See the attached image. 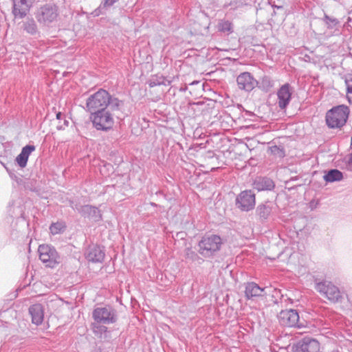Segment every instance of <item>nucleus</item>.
Listing matches in <instances>:
<instances>
[{
	"instance_id": "nucleus-19",
	"label": "nucleus",
	"mask_w": 352,
	"mask_h": 352,
	"mask_svg": "<svg viewBox=\"0 0 352 352\" xmlns=\"http://www.w3.org/2000/svg\"><path fill=\"white\" fill-rule=\"evenodd\" d=\"M265 288H261L254 282L248 283L245 285V294L248 299L254 297L263 296L264 295Z\"/></svg>"
},
{
	"instance_id": "nucleus-5",
	"label": "nucleus",
	"mask_w": 352,
	"mask_h": 352,
	"mask_svg": "<svg viewBox=\"0 0 352 352\" xmlns=\"http://www.w3.org/2000/svg\"><path fill=\"white\" fill-rule=\"evenodd\" d=\"M94 322L102 324H109L116 322L118 320L117 311L109 305L95 308L92 312Z\"/></svg>"
},
{
	"instance_id": "nucleus-14",
	"label": "nucleus",
	"mask_w": 352,
	"mask_h": 352,
	"mask_svg": "<svg viewBox=\"0 0 352 352\" xmlns=\"http://www.w3.org/2000/svg\"><path fill=\"white\" fill-rule=\"evenodd\" d=\"M85 257L89 261L100 263L104 260V250L99 245H89L85 252Z\"/></svg>"
},
{
	"instance_id": "nucleus-33",
	"label": "nucleus",
	"mask_w": 352,
	"mask_h": 352,
	"mask_svg": "<svg viewBox=\"0 0 352 352\" xmlns=\"http://www.w3.org/2000/svg\"><path fill=\"white\" fill-rule=\"evenodd\" d=\"M118 0H104V6H111L114 3L117 2Z\"/></svg>"
},
{
	"instance_id": "nucleus-3",
	"label": "nucleus",
	"mask_w": 352,
	"mask_h": 352,
	"mask_svg": "<svg viewBox=\"0 0 352 352\" xmlns=\"http://www.w3.org/2000/svg\"><path fill=\"white\" fill-rule=\"evenodd\" d=\"M90 120L97 130L107 131L111 129L114 124L113 114L107 109L92 113Z\"/></svg>"
},
{
	"instance_id": "nucleus-13",
	"label": "nucleus",
	"mask_w": 352,
	"mask_h": 352,
	"mask_svg": "<svg viewBox=\"0 0 352 352\" xmlns=\"http://www.w3.org/2000/svg\"><path fill=\"white\" fill-rule=\"evenodd\" d=\"M238 87L241 90L252 91L258 84L257 81L249 72H243L236 78Z\"/></svg>"
},
{
	"instance_id": "nucleus-31",
	"label": "nucleus",
	"mask_w": 352,
	"mask_h": 352,
	"mask_svg": "<svg viewBox=\"0 0 352 352\" xmlns=\"http://www.w3.org/2000/svg\"><path fill=\"white\" fill-rule=\"evenodd\" d=\"M185 256L186 258H189L192 261L196 260V258L198 257L197 254L192 251L190 248H188L185 250Z\"/></svg>"
},
{
	"instance_id": "nucleus-16",
	"label": "nucleus",
	"mask_w": 352,
	"mask_h": 352,
	"mask_svg": "<svg viewBox=\"0 0 352 352\" xmlns=\"http://www.w3.org/2000/svg\"><path fill=\"white\" fill-rule=\"evenodd\" d=\"M91 327L94 335L98 338L105 341L111 340V331L108 330V328L104 324L94 322L91 323Z\"/></svg>"
},
{
	"instance_id": "nucleus-34",
	"label": "nucleus",
	"mask_w": 352,
	"mask_h": 352,
	"mask_svg": "<svg viewBox=\"0 0 352 352\" xmlns=\"http://www.w3.org/2000/svg\"><path fill=\"white\" fill-rule=\"evenodd\" d=\"M262 82H263V84L267 85H269V86H270V87H272V83H271V80H270V78H268V77H266V76H265V77H264V78H263Z\"/></svg>"
},
{
	"instance_id": "nucleus-35",
	"label": "nucleus",
	"mask_w": 352,
	"mask_h": 352,
	"mask_svg": "<svg viewBox=\"0 0 352 352\" xmlns=\"http://www.w3.org/2000/svg\"><path fill=\"white\" fill-rule=\"evenodd\" d=\"M349 163L352 164V153L350 154L349 157Z\"/></svg>"
},
{
	"instance_id": "nucleus-28",
	"label": "nucleus",
	"mask_w": 352,
	"mask_h": 352,
	"mask_svg": "<svg viewBox=\"0 0 352 352\" xmlns=\"http://www.w3.org/2000/svg\"><path fill=\"white\" fill-rule=\"evenodd\" d=\"M323 21L324 23L326 24L327 28L329 29H333L335 28L337 25H339L340 21L338 19L334 17L329 16L327 14H324Z\"/></svg>"
},
{
	"instance_id": "nucleus-30",
	"label": "nucleus",
	"mask_w": 352,
	"mask_h": 352,
	"mask_svg": "<svg viewBox=\"0 0 352 352\" xmlns=\"http://www.w3.org/2000/svg\"><path fill=\"white\" fill-rule=\"evenodd\" d=\"M270 151L272 154L276 157L282 158L285 156L283 148L276 145L270 147Z\"/></svg>"
},
{
	"instance_id": "nucleus-7",
	"label": "nucleus",
	"mask_w": 352,
	"mask_h": 352,
	"mask_svg": "<svg viewBox=\"0 0 352 352\" xmlns=\"http://www.w3.org/2000/svg\"><path fill=\"white\" fill-rule=\"evenodd\" d=\"M315 289L321 295L332 302H338L342 298L339 289L331 282L324 280L316 283Z\"/></svg>"
},
{
	"instance_id": "nucleus-1",
	"label": "nucleus",
	"mask_w": 352,
	"mask_h": 352,
	"mask_svg": "<svg viewBox=\"0 0 352 352\" xmlns=\"http://www.w3.org/2000/svg\"><path fill=\"white\" fill-rule=\"evenodd\" d=\"M350 110L344 104L338 105L329 110L325 116L327 125L330 129H341L348 120Z\"/></svg>"
},
{
	"instance_id": "nucleus-24",
	"label": "nucleus",
	"mask_w": 352,
	"mask_h": 352,
	"mask_svg": "<svg viewBox=\"0 0 352 352\" xmlns=\"http://www.w3.org/2000/svg\"><path fill=\"white\" fill-rule=\"evenodd\" d=\"M23 30L28 34L36 35L38 34V29L33 19H28L23 24Z\"/></svg>"
},
{
	"instance_id": "nucleus-25",
	"label": "nucleus",
	"mask_w": 352,
	"mask_h": 352,
	"mask_svg": "<svg viewBox=\"0 0 352 352\" xmlns=\"http://www.w3.org/2000/svg\"><path fill=\"white\" fill-rule=\"evenodd\" d=\"M217 28L219 32L230 34L233 32V24L228 20L221 19L218 23Z\"/></svg>"
},
{
	"instance_id": "nucleus-4",
	"label": "nucleus",
	"mask_w": 352,
	"mask_h": 352,
	"mask_svg": "<svg viewBox=\"0 0 352 352\" xmlns=\"http://www.w3.org/2000/svg\"><path fill=\"white\" fill-rule=\"evenodd\" d=\"M109 93L103 89H100L87 99V110L91 114L100 109H107V102L109 101Z\"/></svg>"
},
{
	"instance_id": "nucleus-21",
	"label": "nucleus",
	"mask_w": 352,
	"mask_h": 352,
	"mask_svg": "<svg viewBox=\"0 0 352 352\" xmlns=\"http://www.w3.org/2000/svg\"><path fill=\"white\" fill-rule=\"evenodd\" d=\"M124 102L123 100H119L118 98L112 96L109 94V101L107 102V109L116 116L119 113L124 107Z\"/></svg>"
},
{
	"instance_id": "nucleus-23",
	"label": "nucleus",
	"mask_w": 352,
	"mask_h": 352,
	"mask_svg": "<svg viewBox=\"0 0 352 352\" xmlns=\"http://www.w3.org/2000/svg\"><path fill=\"white\" fill-rule=\"evenodd\" d=\"M323 177L327 182H333L342 180L343 175L342 173L338 169H331L328 171Z\"/></svg>"
},
{
	"instance_id": "nucleus-20",
	"label": "nucleus",
	"mask_w": 352,
	"mask_h": 352,
	"mask_svg": "<svg viewBox=\"0 0 352 352\" xmlns=\"http://www.w3.org/2000/svg\"><path fill=\"white\" fill-rule=\"evenodd\" d=\"M35 148L34 145H26L22 148L21 153L16 158V162L21 168L26 166L28 157Z\"/></svg>"
},
{
	"instance_id": "nucleus-18",
	"label": "nucleus",
	"mask_w": 352,
	"mask_h": 352,
	"mask_svg": "<svg viewBox=\"0 0 352 352\" xmlns=\"http://www.w3.org/2000/svg\"><path fill=\"white\" fill-rule=\"evenodd\" d=\"M29 313L32 317V322L36 324H41L43 322L44 313L43 306L41 304H34L30 307Z\"/></svg>"
},
{
	"instance_id": "nucleus-27",
	"label": "nucleus",
	"mask_w": 352,
	"mask_h": 352,
	"mask_svg": "<svg viewBox=\"0 0 352 352\" xmlns=\"http://www.w3.org/2000/svg\"><path fill=\"white\" fill-rule=\"evenodd\" d=\"M65 228V223L62 221L54 223L50 227V232L52 234H57L63 232Z\"/></svg>"
},
{
	"instance_id": "nucleus-11",
	"label": "nucleus",
	"mask_w": 352,
	"mask_h": 352,
	"mask_svg": "<svg viewBox=\"0 0 352 352\" xmlns=\"http://www.w3.org/2000/svg\"><path fill=\"white\" fill-rule=\"evenodd\" d=\"M294 88L289 84L283 85L277 91L278 105L280 109H285L289 105Z\"/></svg>"
},
{
	"instance_id": "nucleus-8",
	"label": "nucleus",
	"mask_w": 352,
	"mask_h": 352,
	"mask_svg": "<svg viewBox=\"0 0 352 352\" xmlns=\"http://www.w3.org/2000/svg\"><path fill=\"white\" fill-rule=\"evenodd\" d=\"M40 260L46 267H54L58 263V254L54 248L48 245H40L38 249Z\"/></svg>"
},
{
	"instance_id": "nucleus-2",
	"label": "nucleus",
	"mask_w": 352,
	"mask_h": 352,
	"mask_svg": "<svg viewBox=\"0 0 352 352\" xmlns=\"http://www.w3.org/2000/svg\"><path fill=\"white\" fill-rule=\"evenodd\" d=\"M223 244L221 238L216 234L204 236L198 243V252L205 258L213 257Z\"/></svg>"
},
{
	"instance_id": "nucleus-36",
	"label": "nucleus",
	"mask_w": 352,
	"mask_h": 352,
	"mask_svg": "<svg viewBox=\"0 0 352 352\" xmlns=\"http://www.w3.org/2000/svg\"><path fill=\"white\" fill-rule=\"evenodd\" d=\"M62 115H61V113L60 112H58L57 114H56V118L57 119H60Z\"/></svg>"
},
{
	"instance_id": "nucleus-6",
	"label": "nucleus",
	"mask_w": 352,
	"mask_h": 352,
	"mask_svg": "<svg viewBox=\"0 0 352 352\" xmlns=\"http://www.w3.org/2000/svg\"><path fill=\"white\" fill-rule=\"evenodd\" d=\"M35 16L40 24L49 26L58 16V8L53 4L44 5L36 11Z\"/></svg>"
},
{
	"instance_id": "nucleus-29",
	"label": "nucleus",
	"mask_w": 352,
	"mask_h": 352,
	"mask_svg": "<svg viewBox=\"0 0 352 352\" xmlns=\"http://www.w3.org/2000/svg\"><path fill=\"white\" fill-rule=\"evenodd\" d=\"M170 84V81L168 80H166L164 76L157 77L155 79H152L149 82V86L151 87L160 85H169Z\"/></svg>"
},
{
	"instance_id": "nucleus-9",
	"label": "nucleus",
	"mask_w": 352,
	"mask_h": 352,
	"mask_svg": "<svg viewBox=\"0 0 352 352\" xmlns=\"http://www.w3.org/2000/svg\"><path fill=\"white\" fill-rule=\"evenodd\" d=\"M236 204L243 211H249L255 206V195L252 190L242 191L236 197Z\"/></svg>"
},
{
	"instance_id": "nucleus-26",
	"label": "nucleus",
	"mask_w": 352,
	"mask_h": 352,
	"mask_svg": "<svg viewBox=\"0 0 352 352\" xmlns=\"http://www.w3.org/2000/svg\"><path fill=\"white\" fill-rule=\"evenodd\" d=\"M80 212L82 215L87 216L88 217L97 218L100 216L99 214L100 211L97 208L89 205L82 206Z\"/></svg>"
},
{
	"instance_id": "nucleus-22",
	"label": "nucleus",
	"mask_w": 352,
	"mask_h": 352,
	"mask_svg": "<svg viewBox=\"0 0 352 352\" xmlns=\"http://www.w3.org/2000/svg\"><path fill=\"white\" fill-rule=\"evenodd\" d=\"M256 214L261 222L265 221L271 214L272 208L267 203L260 204L258 206L256 210Z\"/></svg>"
},
{
	"instance_id": "nucleus-15",
	"label": "nucleus",
	"mask_w": 352,
	"mask_h": 352,
	"mask_svg": "<svg viewBox=\"0 0 352 352\" xmlns=\"http://www.w3.org/2000/svg\"><path fill=\"white\" fill-rule=\"evenodd\" d=\"M30 6L27 0H12V14L15 18H24L29 12Z\"/></svg>"
},
{
	"instance_id": "nucleus-10",
	"label": "nucleus",
	"mask_w": 352,
	"mask_h": 352,
	"mask_svg": "<svg viewBox=\"0 0 352 352\" xmlns=\"http://www.w3.org/2000/svg\"><path fill=\"white\" fill-rule=\"evenodd\" d=\"M278 317L280 324L283 326L288 327H300L301 326L298 324V313L295 309L283 310L280 312Z\"/></svg>"
},
{
	"instance_id": "nucleus-32",
	"label": "nucleus",
	"mask_w": 352,
	"mask_h": 352,
	"mask_svg": "<svg viewBox=\"0 0 352 352\" xmlns=\"http://www.w3.org/2000/svg\"><path fill=\"white\" fill-rule=\"evenodd\" d=\"M347 99L350 103H352V84L346 83Z\"/></svg>"
},
{
	"instance_id": "nucleus-17",
	"label": "nucleus",
	"mask_w": 352,
	"mask_h": 352,
	"mask_svg": "<svg viewBox=\"0 0 352 352\" xmlns=\"http://www.w3.org/2000/svg\"><path fill=\"white\" fill-rule=\"evenodd\" d=\"M253 187L258 191L272 190L274 188L275 184L267 177H257L254 181Z\"/></svg>"
},
{
	"instance_id": "nucleus-12",
	"label": "nucleus",
	"mask_w": 352,
	"mask_h": 352,
	"mask_svg": "<svg viewBox=\"0 0 352 352\" xmlns=\"http://www.w3.org/2000/svg\"><path fill=\"white\" fill-rule=\"evenodd\" d=\"M320 349L319 342L312 338H305L294 347V352H318Z\"/></svg>"
}]
</instances>
